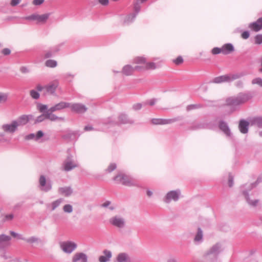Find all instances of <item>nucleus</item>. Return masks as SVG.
I'll use <instances>...</instances> for the list:
<instances>
[{
    "instance_id": "f257e3e1",
    "label": "nucleus",
    "mask_w": 262,
    "mask_h": 262,
    "mask_svg": "<svg viewBox=\"0 0 262 262\" xmlns=\"http://www.w3.org/2000/svg\"><path fill=\"white\" fill-rule=\"evenodd\" d=\"M252 97L250 93H240L236 96H232L227 98L226 104L232 107L234 110L237 106L245 103Z\"/></svg>"
},
{
    "instance_id": "f03ea898",
    "label": "nucleus",
    "mask_w": 262,
    "mask_h": 262,
    "mask_svg": "<svg viewBox=\"0 0 262 262\" xmlns=\"http://www.w3.org/2000/svg\"><path fill=\"white\" fill-rule=\"evenodd\" d=\"M256 185L255 184H251L248 185H245V189L242 190L243 194L244 195L245 199L247 202V203L251 207H256L259 204V200L255 198L253 196V194H249V192L250 190L255 187Z\"/></svg>"
},
{
    "instance_id": "7ed1b4c3",
    "label": "nucleus",
    "mask_w": 262,
    "mask_h": 262,
    "mask_svg": "<svg viewBox=\"0 0 262 262\" xmlns=\"http://www.w3.org/2000/svg\"><path fill=\"white\" fill-rule=\"evenodd\" d=\"M114 180L118 183L128 186H137L136 181L130 177L123 173H119L114 178Z\"/></svg>"
},
{
    "instance_id": "20e7f679",
    "label": "nucleus",
    "mask_w": 262,
    "mask_h": 262,
    "mask_svg": "<svg viewBox=\"0 0 262 262\" xmlns=\"http://www.w3.org/2000/svg\"><path fill=\"white\" fill-rule=\"evenodd\" d=\"M109 222L114 227L119 229L124 228L126 225V221L125 218L120 215H116L112 216L109 220Z\"/></svg>"
},
{
    "instance_id": "39448f33",
    "label": "nucleus",
    "mask_w": 262,
    "mask_h": 262,
    "mask_svg": "<svg viewBox=\"0 0 262 262\" xmlns=\"http://www.w3.org/2000/svg\"><path fill=\"white\" fill-rule=\"evenodd\" d=\"M181 193L180 189L170 191L167 193L163 198V201L166 203H169L172 201L177 202L179 200Z\"/></svg>"
},
{
    "instance_id": "423d86ee",
    "label": "nucleus",
    "mask_w": 262,
    "mask_h": 262,
    "mask_svg": "<svg viewBox=\"0 0 262 262\" xmlns=\"http://www.w3.org/2000/svg\"><path fill=\"white\" fill-rule=\"evenodd\" d=\"M108 124H133L134 120L128 117V116L124 114H121L118 116V120L117 122H115L112 118H108V121L106 122Z\"/></svg>"
},
{
    "instance_id": "0eeeda50",
    "label": "nucleus",
    "mask_w": 262,
    "mask_h": 262,
    "mask_svg": "<svg viewBox=\"0 0 262 262\" xmlns=\"http://www.w3.org/2000/svg\"><path fill=\"white\" fill-rule=\"evenodd\" d=\"M38 187L41 191L48 192L52 189V184L50 180H47L43 175H41L39 179Z\"/></svg>"
},
{
    "instance_id": "6e6552de",
    "label": "nucleus",
    "mask_w": 262,
    "mask_h": 262,
    "mask_svg": "<svg viewBox=\"0 0 262 262\" xmlns=\"http://www.w3.org/2000/svg\"><path fill=\"white\" fill-rule=\"evenodd\" d=\"M78 166L77 162L71 156H68L62 164L63 169L69 171Z\"/></svg>"
},
{
    "instance_id": "1a4fd4ad",
    "label": "nucleus",
    "mask_w": 262,
    "mask_h": 262,
    "mask_svg": "<svg viewBox=\"0 0 262 262\" xmlns=\"http://www.w3.org/2000/svg\"><path fill=\"white\" fill-rule=\"evenodd\" d=\"M50 13H45L42 15L32 14L25 17L24 18L27 20H37V23H45L50 16Z\"/></svg>"
},
{
    "instance_id": "9d476101",
    "label": "nucleus",
    "mask_w": 262,
    "mask_h": 262,
    "mask_svg": "<svg viewBox=\"0 0 262 262\" xmlns=\"http://www.w3.org/2000/svg\"><path fill=\"white\" fill-rule=\"evenodd\" d=\"M61 249L66 253H72L77 247V245L71 241H66L60 243Z\"/></svg>"
},
{
    "instance_id": "9b49d317",
    "label": "nucleus",
    "mask_w": 262,
    "mask_h": 262,
    "mask_svg": "<svg viewBox=\"0 0 262 262\" xmlns=\"http://www.w3.org/2000/svg\"><path fill=\"white\" fill-rule=\"evenodd\" d=\"M246 75L244 72H237L235 73H230L228 74L224 75V81L225 82H231L232 81L239 79Z\"/></svg>"
},
{
    "instance_id": "f8f14e48",
    "label": "nucleus",
    "mask_w": 262,
    "mask_h": 262,
    "mask_svg": "<svg viewBox=\"0 0 262 262\" xmlns=\"http://www.w3.org/2000/svg\"><path fill=\"white\" fill-rule=\"evenodd\" d=\"M178 120L176 118L173 119H161V118H155L151 120V123L155 125H165L171 124Z\"/></svg>"
},
{
    "instance_id": "ddd939ff",
    "label": "nucleus",
    "mask_w": 262,
    "mask_h": 262,
    "mask_svg": "<svg viewBox=\"0 0 262 262\" xmlns=\"http://www.w3.org/2000/svg\"><path fill=\"white\" fill-rule=\"evenodd\" d=\"M70 107L71 110L77 113H83L86 111L87 108L85 105L80 103H71Z\"/></svg>"
},
{
    "instance_id": "4468645a",
    "label": "nucleus",
    "mask_w": 262,
    "mask_h": 262,
    "mask_svg": "<svg viewBox=\"0 0 262 262\" xmlns=\"http://www.w3.org/2000/svg\"><path fill=\"white\" fill-rule=\"evenodd\" d=\"M70 103L61 101L49 108V111L54 112L66 108L70 107Z\"/></svg>"
},
{
    "instance_id": "2eb2a0df",
    "label": "nucleus",
    "mask_w": 262,
    "mask_h": 262,
    "mask_svg": "<svg viewBox=\"0 0 262 262\" xmlns=\"http://www.w3.org/2000/svg\"><path fill=\"white\" fill-rule=\"evenodd\" d=\"M18 124L15 121H13L10 124H4L2 126V129L6 132L13 133L17 129Z\"/></svg>"
},
{
    "instance_id": "dca6fc26",
    "label": "nucleus",
    "mask_w": 262,
    "mask_h": 262,
    "mask_svg": "<svg viewBox=\"0 0 262 262\" xmlns=\"http://www.w3.org/2000/svg\"><path fill=\"white\" fill-rule=\"evenodd\" d=\"M249 28L255 31L258 32L262 29V17L259 18L256 21L250 23Z\"/></svg>"
},
{
    "instance_id": "f3484780",
    "label": "nucleus",
    "mask_w": 262,
    "mask_h": 262,
    "mask_svg": "<svg viewBox=\"0 0 262 262\" xmlns=\"http://www.w3.org/2000/svg\"><path fill=\"white\" fill-rule=\"evenodd\" d=\"M117 262H132L129 255L126 252L119 253L116 257Z\"/></svg>"
},
{
    "instance_id": "a211bd4d",
    "label": "nucleus",
    "mask_w": 262,
    "mask_h": 262,
    "mask_svg": "<svg viewBox=\"0 0 262 262\" xmlns=\"http://www.w3.org/2000/svg\"><path fill=\"white\" fill-rule=\"evenodd\" d=\"M32 117L33 116L32 115H23L19 117L16 120H15V121L16 122V124H18V126L24 125L26 124Z\"/></svg>"
},
{
    "instance_id": "6ab92c4d",
    "label": "nucleus",
    "mask_w": 262,
    "mask_h": 262,
    "mask_svg": "<svg viewBox=\"0 0 262 262\" xmlns=\"http://www.w3.org/2000/svg\"><path fill=\"white\" fill-rule=\"evenodd\" d=\"M73 262H87V256L83 253H77L73 257Z\"/></svg>"
},
{
    "instance_id": "aec40b11",
    "label": "nucleus",
    "mask_w": 262,
    "mask_h": 262,
    "mask_svg": "<svg viewBox=\"0 0 262 262\" xmlns=\"http://www.w3.org/2000/svg\"><path fill=\"white\" fill-rule=\"evenodd\" d=\"M58 86V82L57 81H53L46 85L45 89L48 93L53 94L55 93Z\"/></svg>"
},
{
    "instance_id": "412c9836",
    "label": "nucleus",
    "mask_w": 262,
    "mask_h": 262,
    "mask_svg": "<svg viewBox=\"0 0 262 262\" xmlns=\"http://www.w3.org/2000/svg\"><path fill=\"white\" fill-rule=\"evenodd\" d=\"M141 68L140 66H136L134 68L129 65L125 66L122 69V73L125 75L132 74L135 70H139Z\"/></svg>"
},
{
    "instance_id": "4be33fe9",
    "label": "nucleus",
    "mask_w": 262,
    "mask_h": 262,
    "mask_svg": "<svg viewBox=\"0 0 262 262\" xmlns=\"http://www.w3.org/2000/svg\"><path fill=\"white\" fill-rule=\"evenodd\" d=\"M219 127L220 129L227 136L231 137V133L230 132V129L227 124L224 121H221L219 124Z\"/></svg>"
},
{
    "instance_id": "5701e85b",
    "label": "nucleus",
    "mask_w": 262,
    "mask_h": 262,
    "mask_svg": "<svg viewBox=\"0 0 262 262\" xmlns=\"http://www.w3.org/2000/svg\"><path fill=\"white\" fill-rule=\"evenodd\" d=\"M103 255H101L99 257V261L100 262H108L110 260L112 254L111 251L104 250L103 251Z\"/></svg>"
},
{
    "instance_id": "b1692460",
    "label": "nucleus",
    "mask_w": 262,
    "mask_h": 262,
    "mask_svg": "<svg viewBox=\"0 0 262 262\" xmlns=\"http://www.w3.org/2000/svg\"><path fill=\"white\" fill-rule=\"evenodd\" d=\"M136 17V14L130 13L127 15L123 16L122 19L123 20V24L127 25L133 22L134 20Z\"/></svg>"
},
{
    "instance_id": "393cba45",
    "label": "nucleus",
    "mask_w": 262,
    "mask_h": 262,
    "mask_svg": "<svg viewBox=\"0 0 262 262\" xmlns=\"http://www.w3.org/2000/svg\"><path fill=\"white\" fill-rule=\"evenodd\" d=\"M43 136V133L41 130H39L37 132L36 134L32 133L26 136L25 139L26 140H34L37 141Z\"/></svg>"
},
{
    "instance_id": "a878e982",
    "label": "nucleus",
    "mask_w": 262,
    "mask_h": 262,
    "mask_svg": "<svg viewBox=\"0 0 262 262\" xmlns=\"http://www.w3.org/2000/svg\"><path fill=\"white\" fill-rule=\"evenodd\" d=\"M52 113V112H51L50 111H49V109L47 110V111L46 112V118L47 119H49L52 121H55L56 120L63 121L64 120V118L58 117V116H56L55 115L53 114Z\"/></svg>"
},
{
    "instance_id": "bb28decb",
    "label": "nucleus",
    "mask_w": 262,
    "mask_h": 262,
    "mask_svg": "<svg viewBox=\"0 0 262 262\" xmlns=\"http://www.w3.org/2000/svg\"><path fill=\"white\" fill-rule=\"evenodd\" d=\"M221 246L220 244H216L213 246L208 251L207 254H213L216 256L221 251Z\"/></svg>"
},
{
    "instance_id": "cd10ccee",
    "label": "nucleus",
    "mask_w": 262,
    "mask_h": 262,
    "mask_svg": "<svg viewBox=\"0 0 262 262\" xmlns=\"http://www.w3.org/2000/svg\"><path fill=\"white\" fill-rule=\"evenodd\" d=\"M249 122L245 120H241L239 124V129L243 134H246L248 131Z\"/></svg>"
},
{
    "instance_id": "c85d7f7f",
    "label": "nucleus",
    "mask_w": 262,
    "mask_h": 262,
    "mask_svg": "<svg viewBox=\"0 0 262 262\" xmlns=\"http://www.w3.org/2000/svg\"><path fill=\"white\" fill-rule=\"evenodd\" d=\"M222 53L224 54H228L234 50V47L231 43H227L222 47Z\"/></svg>"
},
{
    "instance_id": "c756f323",
    "label": "nucleus",
    "mask_w": 262,
    "mask_h": 262,
    "mask_svg": "<svg viewBox=\"0 0 262 262\" xmlns=\"http://www.w3.org/2000/svg\"><path fill=\"white\" fill-rule=\"evenodd\" d=\"M203 231L201 229V228H199L198 229V232L196 234L195 236V237L194 238V242L196 244H200L202 242L203 240Z\"/></svg>"
},
{
    "instance_id": "7c9ffc66",
    "label": "nucleus",
    "mask_w": 262,
    "mask_h": 262,
    "mask_svg": "<svg viewBox=\"0 0 262 262\" xmlns=\"http://www.w3.org/2000/svg\"><path fill=\"white\" fill-rule=\"evenodd\" d=\"M59 192L66 196H69L72 193V190L70 187H61L59 188Z\"/></svg>"
},
{
    "instance_id": "2f4dec72",
    "label": "nucleus",
    "mask_w": 262,
    "mask_h": 262,
    "mask_svg": "<svg viewBox=\"0 0 262 262\" xmlns=\"http://www.w3.org/2000/svg\"><path fill=\"white\" fill-rule=\"evenodd\" d=\"M63 202V199H59L54 202L51 204L49 205V206L51 207V210H54L57 207H58L61 203Z\"/></svg>"
},
{
    "instance_id": "473e14b6",
    "label": "nucleus",
    "mask_w": 262,
    "mask_h": 262,
    "mask_svg": "<svg viewBox=\"0 0 262 262\" xmlns=\"http://www.w3.org/2000/svg\"><path fill=\"white\" fill-rule=\"evenodd\" d=\"M58 50L59 49L57 48V47H55L53 48L51 50L46 51L45 53L44 57L46 58H49L52 56L53 53L57 52Z\"/></svg>"
},
{
    "instance_id": "72a5a7b5",
    "label": "nucleus",
    "mask_w": 262,
    "mask_h": 262,
    "mask_svg": "<svg viewBox=\"0 0 262 262\" xmlns=\"http://www.w3.org/2000/svg\"><path fill=\"white\" fill-rule=\"evenodd\" d=\"M11 239V237L9 236L6 235L5 234H2L0 235V247L2 245H3L5 242H8Z\"/></svg>"
},
{
    "instance_id": "f704fd0d",
    "label": "nucleus",
    "mask_w": 262,
    "mask_h": 262,
    "mask_svg": "<svg viewBox=\"0 0 262 262\" xmlns=\"http://www.w3.org/2000/svg\"><path fill=\"white\" fill-rule=\"evenodd\" d=\"M45 64L48 67L55 68L57 66V63L54 60L49 59L46 61Z\"/></svg>"
},
{
    "instance_id": "c9c22d12",
    "label": "nucleus",
    "mask_w": 262,
    "mask_h": 262,
    "mask_svg": "<svg viewBox=\"0 0 262 262\" xmlns=\"http://www.w3.org/2000/svg\"><path fill=\"white\" fill-rule=\"evenodd\" d=\"M8 97L7 94L0 92V105L7 102Z\"/></svg>"
},
{
    "instance_id": "e433bc0d",
    "label": "nucleus",
    "mask_w": 262,
    "mask_h": 262,
    "mask_svg": "<svg viewBox=\"0 0 262 262\" xmlns=\"http://www.w3.org/2000/svg\"><path fill=\"white\" fill-rule=\"evenodd\" d=\"M30 95L31 97L34 99H38L40 97V94L35 90H32L30 91Z\"/></svg>"
},
{
    "instance_id": "4c0bfd02",
    "label": "nucleus",
    "mask_w": 262,
    "mask_h": 262,
    "mask_svg": "<svg viewBox=\"0 0 262 262\" xmlns=\"http://www.w3.org/2000/svg\"><path fill=\"white\" fill-rule=\"evenodd\" d=\"M253 124L258 127H262V118H256L253 120Z\"/></svg>"
},
{
    "instance_id": "58836bf2",
    "label": "nucleus",
    "mask_w": 262,
    "mask_h": 262,
    "mask_svg": "<svg viewBox=\"0 0 262 262\" xmlns=\"http://www.w3.org/2000/svg\"><path fill=\"white\" fill-rule=\"evenodd\" d=\"M224 75H222V76H218V77H215L212 80V82L213 83H222V82H225L224 81Z\"/></svg>"
},
{
    "instance_id": "ea45409f",
    "label": "nucleus",
    "mask_w": 262,
    "mask_h": 262,
    "mask_svg": "<svg viewBox=\"0 0 262 262\" xmlns=\"http://www.w3.org/2000/svg\"><path fill=\"white\" fill-rule=\"evenodd\" d=\"M158 66L155 63L151 62L146 63L144 68L146 70H154L156 69Z\"/></svg>"
},
{
    "instance_id": "a19ab883",
    "label": "nucleus",
    "mask_w": 262,
    "mask_h": 262,
    "mask_svg": "<svg viewBox=\"0 0 262 262\" xmlns=\"http://www.w3.org/2000/svg\"><path fill=\"white\" fill-rule=\"evenodd\" d=\"M202 105L200 104H190L187 106L186 110L189 111L194 109L201 108Z\"/></svg>"
},
{
    "instance_id": "79ce46f5",
    "label": "nucleus",
    "mask_w": 262,
    "mask_h": 262,
    "mask_svg": "<svg viewBox=\"0 0 262 262\" xmlns=\"http://www.w3.org/2000/svg\"><path fill=\"white\" fill-rule=\"evenodd\" d=\"M252 84H257L262 88V78L257 77L252 79L251 81Z\"/></svg>"
},
{
    "instance_id": "37998d69",
    "label": "nucleus",
    "mask_w": 262,
    "mask_h": 262,
    "mask_svg": "<svg viewBox=\"0 0 262 262\" xmlns=\"http://www.w3.org/2000/svg\"><path fill=\"white\" fill-rule=\"evenodd\" d=\"M73 207L70 204H66L63 207V210L66 213H70L73 211Z\"/></svg>"
},
{
    "instance_id": "c03bdc74",
    "label": "nucleus",
    "mask_w": 262,
    "mask_h": 262,
    "mask_svg": "<svg viewBox=\"0 0 262 262\" xmlns=\"http://www.w3.org/2000/svg\"><path fill=\"white\" fill-rule=\"evenodd\" d=\"M24 240L29 243H37L39 241V239L35 236H32L28 238H24Z\"/></svg>"
},
{
    "instance_id": "a18cd8bd",
    "label": "nucleus",
    "mask_w": 262,
    "mask_h": 262,
    "mask_svg": "<svg viewBox=\"0 0 262 262\" xmlns=\"http://www.w3.org/2000/svg\"><path fill=\"white\" fill-rule=\"evenodd\" d=\"M134 61L138 64L145 63L146 59L143 57H138L135 59Z\"/></svg>"
},
{
    "instance_id": "49530a36",
    "label": "nucleus",
    "mask_w": 262,
    "mask_h": 262,
    "mask_svg": "<svg viewBox=\"0 0 262 262\" xmlns=\"http://www.w3.org/2000/svg\"><path fill=\"white\" fill-rule=\"evenodd\" d=\"M46 118V113L45 114H42L37 117L36 119L35 122V123H39L45 120Z\"/></svg>"
},
{
    "instance_id": "de8ad7c7",
    "label": "nucleus",
    "mask_w": 262,
    "mask_h": 262,
    "mask_svg": "<svg viewBox=\"0 0 262 262\" xmlns=\"http://www.w3.org/2000/svg\"><path fill=\"white\" fill-rule=\"evenodd\" d=\"M255 43L257 45L262 43V35L258 34L255 37Z\"/></svg>"
},
{
    "instance_id": "09e8293b",
    "label": "nucleus",
    "mask_w": 262,
    "mask_h": 262,
    "mask_svg": "<svg viewBox=\"0 0 262 262\" xmlns=\"http://www.w3.org/2000/svg\"><path fill=\"white\" fill-rule=\"evenodd\" d=\"M116 165L114 163H112L109 165L108 168L106 169V171L108 172H111L112 171H113L114 170H115L116 169Z\"/></svg>"
},
{
    "instance_id": "8fccbe9b",
    "label": "nucleus",
    "mask_w": 262,
    "mask_h": 262,
    "mask_svg": "<svg viewBox=\"0 0 262 262\" xmlns=\"http://www.w3.org/2000/svg\"><path fill=\"white\" fill-rule=\"evenodd\" d=\"M183 62V59L181 56L178 57L176 59L173 60V62L177 65L182 63Z\"/></svg>"
},
{
    "instance_id": "3c124183",
    "label": "nucleus",
    "mask_w": 262,
    "mask_h": 262,
    "mask_svg": "<svg viewBox=\"0 0 262 262\" xmlns=\"http://www.w3.org/2000/svg\"><path fill=\"white\" fill-rule=\"evenodd\" d=\"M222 48H214L212 50V53L213 54H217L220 53H222Z\"/></svg>"
},
{
    "instance_id": "603ef678",
    "label": "nucleus",
    "mask_w": 262,
    "mask_h": 262,
    "mask_svg": "<svg viewBox=\"0 0 262 262\" xmlns=\"http://www.w3.org/2000/svg\"><path fill=\"white\" fill-rule=\"evenodd\" d=\"M38 108H39V110L40 111V112H43L46 110H47L48 107H47V105H46L39 104V105L38 106Z\"/></svg>"
},
{
    "instance_id": "864d4df0",
    "label": "nucleus",
    "mask_w": 262,
    "mask_h": 262,
    "mask_svg": "<svg viewBox=\"0 0 262 262\" xmlns=\"http://www.w3.org/2000/svg\"><path fill=\"white\" fill-rule=\"evenodd\" d=\"M10 234L12 236H13L14 237H17L19 239H24V238L22 237L21 235L18 234L13 231H10Z\"/></svg>"
},
{
    "instance_id": "5fc2aeb1",
    "label": "nucleus",
    "mask_w": 262,
    "mask_h": 262,
    "mask_svg": "<svg viewBox=\"0 0 262 262\" xmlns=\"http://www.w3.org/2000/svg\"><path fill=\"white\" fill-rule=\"evenodd\" d=\"M249 32L247 31L243 32L242 34V37L245 39L248 38L249 37Z\"/></svg>"
},
{
    "instance_id": "6e6d98bb",
    "label": "nucleus",
    "mask_w": 262,
    "mask_h": 262,
    "mask_svg": "<svg viewBox=\"0 0 262 262\" xmlns=\"http://www.w3.org/2000/svg\"><path fill=\"white\" fill-rule=\"evenodd\" d=\"M2 53L4 55H8L11 53V50L8 48H5L2 51Z\"/></svg>"
},
{
    "instance_id": "4d7b16f0",
    "label": "nucleus",
    "mask_w": 262,
    "mask_h": 262,
    "mask_svg": "<svg viewBox=\"0 0 262 262\" xmlns=\"http://www.w3.org/2000/svg\"><path fill=\"white\" fill-rule=\"evenodd\" d=\"M235 85L237 88H243L244 82L242 80H238L235 82Z\"/></svg>"
},
{
    "instance_id": "13d9d810",
    "label": "nucleus",
    "mask_w": 262,
    "mask_h": 262,
    "mask_svg": "<svg viewBox=\"0 0 262 262\" xmlns=\"http://www.w3.org/2000/svg\"><path fill=\"white\" fill-rule=\"evenodd\" d=\"M21 0H11L10 2L11 6L14 7L17 5Z\"/></svg>"
},
{
    "instance_id": "bf43d9fd",
    "label": "nucleus",
    "mask_w": 262,
    "mask_h": 262,
    "mask_svg": "<svg viewBox=\"0 0 262 262\" xmlns=\"http://www.w3.org/2000/svg\"><path fill=\"white\" fill-rule=\"evenodd\" d=\"M142 107V104L141 103H136L133 106V108L134 110H140Z\"/></svg>"
},
{
    "instance_id": "052dcab7",
    "label": "nucleus",
    "mask_w": 262,
    "mask_h": 262,
    "mask_svg": "<svg viewBox=\"0 0 262 262\" xmlns=\"http://www.w3.org/2000/svg\"><path fill=\"white\" fill-rule=\"evenodd\" d=\"M134 10L135 13L134 14H136V15L139 12L140 10V7L138 4H136L134 6Z\"/></svg>"
},
{
    "instance_id": "680f3d73",
    "label": "nucleus",
    "mask_w": 262,
    "mask_h": 262,
    "mask_svg": "<svg viewBox=\"0 0 262 262\" xmlns=\"http://www.w3.org/2000/svg\"><path fill=\"white\" fill-rule=\"evenodd\" d=\"M45 0H33V4L36 6L42 4Z\"/></svg>"
},
{
    "instance_id": "e2e57ef3",
    "label": "nucleus",
    "mask_w": 262,
    "mask_h": 262,
    "mask_svg": "<svg viewBox=\"0 0 262 262\" xmlns=\"http://www.w3.org/2000/svg\"><path fill=\"white\" fill-rule=\"evenodd\" d=\"M20 71L23 73H27L29 72V70L26 67H21Z\"/></svg>"
},
{
    "instance_id": "0e129e2a",
    "label": "nucleus",
    "mask_w": 262,
    "mask_h": 262,
    "mask_svg": "<svg viewBox=\"0 0 262 262\" xmlns=\"http://www.w3.org/2000/svg\"><path fill=\"white\" fill-rule=\"evenodd\" d=\"M157 99H152L147 101L146 103L149 104L151 106L154 105L156 102Z\"/></svg>"
},
{
    "instance_id": "69168bd1",
    "label": "nucleus",
    "mask_w": 262,
    "mask_h": 262,
    "mask_svg": "<svg viewBox=\"0 0 262 262\" xmlns=\"http://www.w3.org/2000/svg\"><path fill=\"white\" fill-rule=\"evenodd\" d=\"M100 4L103 6L107 5L109 3V0H98Z\"/></svg>"
},
{
    "instance_id": "338daca9",
    "label": "nucleus",
    "mask_w": 262,
    "mask_h": 262,
    "mask_svg": "<svg viewBox=\"0 0 262 262\" xmlns=\"http://www.w3.org/2000/svg\"><path fill=\"white\" fill-rule=\"evenodd\" d=\"M229 187H232L233 184V178L231 176H229Z\"/></svg>"
},
{
    "instance_id": "774afa93",
    "label": "nucleus",
    "mask_w": 262,
    "mask_h": 262,
    "mask_svg": "<svg viewBox=\"0 0 262 262\" xmlns=\"http://www.w3.org/2000/svg\"><path fill=\"white\" fill-rule=\"evenodd\" d=\"M36 89V91L38 92H41L43 89H45V87H43L42 86H41L40 84H38V85H37Z\"/></svg>"
}]
</instances>
